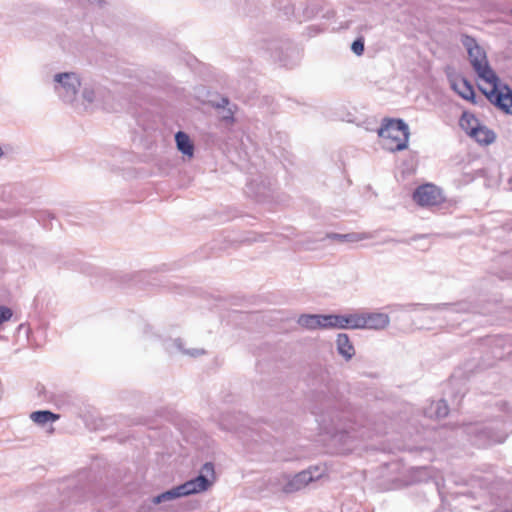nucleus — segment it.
Wrapping results in <instances>:
<instances>
[{
	"label": "nucleus",
	"instance_id": "nucleus-1",
	"mask_svg": "<svg viewBox=\"0 0 512 512\" xmlns=\"http://www.w3.org/2000/svg\"><path fill=\"white\" fill-rule=\"evenodd\" d=\"M201 471L202 474L195 479L189 480L176 488L158 495L154 498L153 502L158 504L163 501L206 491L215 480L214 466L211 463H205Z\"/></svg>",
	"mask_w": 512,
	"mask_h": 512
},
{
	"label": "nucleus",
	"instance_id": "nucleus-2",
	"mask_svg": "<svg viewBox=\"0 0 512 512\" xmlns=\"http://www.w3.org/2000/svg\"><path fill=\"white\" fill-rule=\"evenodd\" d=\"M409 135V128L401 119H385L378 129L382 147L391 152L406 149Z\"/></svg>",
	"mask_w": 512,
	"mask_h": 512
},
{
	"label": "nucleus",
	"instance_id": "nucleus-3",
	"mask_svg": "<svg viewBox=\"0 0 512 512\" xmlns=\"http://www.w3.org/2000/svg\"><path fill=\"white\" fill-rule=\"evenodd\" d=\"M479 89L492 104L512 115V90L507 85H502L497 75L494 79L479 83Z\"/></svg>",
	"mask_w": 512,
	"mask_h": 512
},
{
	"label": "nucleus",
	"instance_id": "nucleus-4",
	"mask_svg": "<svg viewBox=\"0 0 512 512\" xmlns=\"http://www.w3.org/2000/svg\"><path fill=\"white\" fill-rule=\"evenodd\" d=\"M463 44L467 48L471 65L480 80L479 83H484L489 79H494L496 75L488 64L485 51L476 43L475 39L466 35Z\"/></svg>",
	"mask_w": 512,
	"mask_h": 512
},
{
	"label": "nucleus",
	"instance_id": "nucleus-5",
	"mask_svg": "<svg viewBox=\"0 0 512 512\" xmlns=\"http://www.w3.org/2000/svg\"><path fill=\"white\" fill-rule=\"evenodd\" d=\"M412 198L421 207L440 206L446 201L442 189L432 183H426L417 187Z\"/></svg>",
	"mask_w": 512,
	"mask_h": 512
},
{
	"label": "nucleus",
	"instance_id": "nucleus-6",
	"mask_svg": "<svg viewBox=\"0 0 512 512\" xmlns=\"http://www.w3.org/2000/svg\"><path fill=\"white\" fill-rule=\"evenodd\" d=\"M452 89L463 99L474 103V88L471 83L462 76L454 75L450 77Z\"/></svg>",
	"mask_w": 512,
	"mask_h": 512
},
{
	"label": "nucleus",
	"instance_id": "nucleus-7",
	"mask_svg": "<svg viewBox=\"0 0 512 512\" xmlns=\"http://www.w3.org/2000/svg\"><path fill=\"white\" fill-rule=\"evenodd\" d=\"M362 329H383L389 324V317L384 313L361 314Z\"/></svg>",
	"mask_w": 512,
	"mask_h": 512
},
{
	"label": "nucleus",
	"instance_id": "nucleus-8",
	"mask_svg": "<svg viewBox=\"0 0 512 512\" xmlns=\"http://www.w3.org/2000/svg\"><path fill=\"white\" fill-rule=\"evenodd\" d=\"M55 81L60 83L67 93L75 94L80 86V81L74 73L57 74Z\"/></svg>",
	"mask_w": 512,
	"mask_h": 512
},
{
	"label": "nucleus",
	"instance_id": "nucleus-9",
	"mask_svg": "<svg viewBox=\"0 0 512 512\" xmlns=\"http://www.w3.org/2000/svg\"><path fill=\"white\" fill-rule=\"evenodd\" d=\"M324 315H302L299 317L298 323L307 329H324Z\"/></svg>",
	"mask_w": 512,
	"mask_h": 512
},
{
	"label": "nucleus",
	"instance_id": "nucleus-10",
	"mask_svg": "<svg viewBox=\"0 0 512 512\" xmlns=\"http://www.w3.org/2000/svg\"><path fill=\"white\" fill-rule=\"evenodd\" d=\"M474 131L470 134V137L474 138L481 144H490L495 140V134L487 127L480 125L478 128H474Z\"/></svg>",
	"mask_w": 512,
	"mask_h": 512
},
{
	"label": "nucleus",
	"instance_id": "nucleus-11",
	"mask_svg": "<svg viewBox=\"0 0 512 512\" xmlns=\"http://www.w3.org/2000/svg\"><path fill=\"white\" fill-rule=\"evenodd\" d=\"M177 148L185 155L192 157L194 146L189 136L184 132H178L175 136Z\"/></svg>",
	"mask_w": 512,
	"mask_h": 512
},
{
	"label": "nucleus",
	"instance_id": "nucleus-12",
	"mask_svg": "<svg viewBox=\"0 0 512 512\" xmlns=\"http://www.w3.org/2000/svg\"><path fill=\"white\" fill-rule=\"evenodd\" d=\"M338 352L345 358L350 359L354 355V347L347 334L341 333L337 337Z\"/></svg>",
	"mask_w": 512,
	"mask_h": 512
},
{
	"label": "nucleus",
	"instance_id": "nucleus-13",
	"mask_svg": "<svg viewBox=\"0 0 512 512\" xmlns=\"http://www.w3.org/2000/svg\"><path fill=\"white\" fill-rule=\"evenodd\" d=\"M459 125L470 136V134L474 131L473 129L478 128L481 124L472 113L463 112L459 120Z\"/></svg>",
	"mask_w": 512,
	"mask_h": 512
},
{
	"label": "nucleus",
	"instance_id": "nucleus-14",
	"mask_svg": "<svg viewBox=\"0 0 512 512\" xmlns=\"http://www.w3.org/2000/svg\"><path fill=\"white\" fill-rule=\"evenodd\" d=\"M274 7L288 20H290L291 17L297 20V16H299V12H295L294 4L291 0H276Z\"/></svg>",
	"mask_w": 512,
	"mask_h": 512
},
{
	"label": "nucleus",
	"instance_id": "nucleus-15",
	"mask_svg": "<svg viewBox=\"0 0 512 512\" xmlns=\"http://www.w3.org/2000/svg\"><path fill=\"white\" fill-rule=\"evenodd\" d=\"M30 418L36 424L44 425L47 422H54L58 420L60 418V415L54 414L51 411L43 410L32 412Z\"/></svg>",
	"mask_w": 512,
	"mask_h": 512
},
{
	"label": "nucleus",
	"instance_id": "nucleus-16",
	"mask_svg": "<svg viewBox=\"0 0 512 512\" xmlns=\"http://www.w3.org/2000/svg\"><path fill=\"white\" fill-rule=\"evenodd\" d=\"M361 314L342 315V329H362Z\"/></svg>",
	"mask_w": 512,
	"mask_h": 512
},
{
	"label": "nucleus",
	"instance_id": "nucleus-17",
	"mask_svg": "<svg viewBox=\"0 0 512 512\" xmlns=\"http://www.w3.org/2000/svg\"><path fill=\"white\" fill-rule=\"evenodd\" d=\"M323 320V328L325 329H342V315H324Z\"/></svg>",
	"mask_w": 512,
	"mask_h": 512
},
{
	"label": "nucleus",
	"instance_id": "nucleus-18",
	"mask_svg": "<svg viewBox=\"0 0 512 512\" xmlns=\"http://www.w3.org/2000/svg\"><path fill=\"white\" fill-rule=\"evenodd\" d=\"M319 7L320 5L318 3L307 5L302 13H299V16H297V21L302 22L313 17L318 12Z\"/></svg>",
	"mask_w": 512,
	"mask_h": 512
},
{
	"label": "nucleus",
	"instance_id": "nucleus-19",
	"mask_svg": "<svg viewBox=\"0 0 512 512\" xmlns=\"http://www.w3.org/2000/svg\"><path fill=\"white\" fill-rule=\"evenodd\" d=\"M319 7L320 5L318 3L307 5L302 13H299V16H297V21L302 22L313 17L318 12Z\"/></svg>",
	"mask_w": 512,
	"mask_h": 512
},
{
	"label": "nucleus",
	"instance_id": "nucleus-20",
	"mask_svg": "<svg viewBox=\"0 0 512 512\" xmlns=\"http://www.w3.org/2000/svg\"><path fill=\"white\" fill-rule=\"evenodd\" d=\"M343 237H345V241L347 242H358L367 239L368 235L365 233H348L344 234Z\"/></svg>",
	"mask_w": 512,
	"mask_h": 512
},
{
	"label": "nucleus",
	"instance_id": "nucleus-21",
	"mask_svg": "<svg viewBox=\"0 0 512 512\" xmlns=\"http://www.w3.org/2000/svg\"><path fill=\"white\" fill-rule=\"evenodd\" d=\"M351 49L352 51L356 54V55H362L363 51H364V40L363 38H358L356 39L352 45H351Z\"/></svg>",
	"mask_w": 512,
	"mask_h": 512
},
{
	"label": "nucleus",
	"instance_id": "nucleus-22",
	"mask_svg": "<svg viewBox=\"0 0 512 512\" xmlns=\"http://www.w3.org/2000/svg\"><path fill=\"white\" fill-rule=\"evenodd\" d=\"M13 313L12 310L5 306H0V325L11 319Z\"/></svg>",
	"mask_w": 512,
	"mask_h": 512
},
{
	"label": "nucleus",
	"instance_id": "nucleus-23",
	"mask_svg": "<svg viewBox=\"0 0 512 512\" xmlns=\"http://www.w3.org/2000/svg\"><path fill=\"white\" fill-rule=\"evenodd\" d=\"M401 13H402V16L400 17V15H399L398 19H397L399 22H404L405 23V22H407L409 20L410 23L413 24V20H412V18L409 15L406 14V10H403Z\"/></svg>",
	"mask_w": 512,
	"mask_h": 512
},
{
	"label": "nucleus",
	"instance_id": "nucleus-24",
	"mask_svg": "<svg viewBox=\"0 0 512 512\" xmlns=\"http://www.w3.org/2000/svg\"><path fill=\"white\" fill-rule=\"evenodd\" d=\"M344 234H337V233H332V234H329L328 237L333 239V240H337V241H341V242H344L345 241V237H343Z\"/></svg>",
	"mask_w": 512,
	"mask_h": 512
},
{
	"label": "nucleus",
	"instance_id": "nucleus-25",
	"mask_svg": "<svg viewBox=\"0 0 512 512\" xmlns=\"http://www.w3.org/2000/svg\"><path fill=\"white\" fill-rule=\"evenodd\" d=\"M92 4H97L100 8H104L108 2L107 0H88Z\"/></svg>",
	"mask_w": 512,
	"mask_h": 512
},
{
	"label": "nucleus",
	"instance_id": "nucleus-26",
	"mask_svg": "<svg viewBox=\"0 0 512 512\" xmlns=\"http://www.w3.org/2000/svg\"><path fill=\"white\" fill-rule=\"evenodd\" d=\"M352 24H353V21L352 20H349L345 23V25H341L340 26V29H353V30H358L359 27H352Z\"/></svg>",
	"mask_w": 512,
	"mask_h": 512
},
{
	"label": "nucleus",
	"instance_id": "nucleus-27",
	"mask_svg": "<svg viewBox=\"0 0 512 512\" xmlns=\"http://www.w3.org/2000/svg\"><path fill=\"white\" fill-rule=\"evenodd\" d=\"M447 414V407L444 406V411H443V415H446Z\"/></svg>",
	"mask_w": 512,
	"mask_h": 512
}]
</instances>
